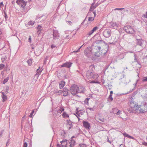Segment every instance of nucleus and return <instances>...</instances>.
<instances>
[{
	"instance_id": "obj_1",
	"label": "nucleus",
	"mask_w": 147,
	"mask_h": 147,
	"mask_svg": "<svg viewBox=\"0 0 147 147\" xmlns=\"http://www.w3.org/2000/svg\"><path fill=\"white\" fill-rule=\"evenodd\" d=\"M144 101L139 106V111L140 113H144L147 111V93L142 95Z\"/></svg>"
},
{
	"instance_id": "obj_2",
	"label": "nucleus",
	"mask_w": 147,
	"mask_h": 147,
	"mask_svg": "<svg viewBox=\"0 0 147 147\" xmlns=\"http://www.w3.org/2000/svg\"><path fill=\"white\" fill-rule=\"evenodd\" d=\"M70 91L71 94L74 96L81 92L79 90L78 87L76 84H73L71 86Z\"/></svg>"
},
{
	"instance_id": "obj_3",
	"label": "nucleus",
	"mask_w": 147,
	"mask_h": 147,
	"mask_svg": "<svg viewBox=\"0 0 147 147\" xmlns=\"http://www.w3.org/2000/svg\"><path fill=\"white\" fill-rule=\"evenodd\" d=\"M124 30L127 33L130 34L132 36L135 34V30L131 26L129 25H127L123 28Z\"/></svg>"
},
{
	"instance_id": "obj_4",
	"label": "nucleus",
	"mask_w": 147,
	"mask_h": 147,
	"mask_svg": "<svg viewBox=\"0 0 147 147\" xmlns=\"http://www.w3.org/2000/svg\"><path fill=\"white\" fill-rule=\"evenodd\" d=\"M102 43H104L106 47L107 48V50H105V51L103 53V54H105L107 52L108 49L109 48V45L107 43H106L105 41L103 40H96L94 42L93 44L94 45H95L96 44H100Z\"/></svg>"
},
{
	"instance_id": "obj_5",
	"label": "nucleus",
	"mask_w": 147,
	"mask_h": 147,
	"mask_svg": "<svg viewBox=\"0 0 147 147\" xmlns=\"http://www.w3.org/2000/svg\"><path fill=\"white\" fill-rule=\"evenodd\" d=\"M92 48L88 47L85 49L84 51V53L88 57H90L92 55L93 52H92Z\"/></svg>"
},
{
	"instance_id": "obj_6",
	"label": "nucleus",
	"mask_w": 147,
	"mask_h": 147,
	"mask_svg": "<svg viewBox=\"0 0 147 147\" xmlns=\"http://www.w3.org/2000/svg\"><path fill=\"white\" fill-rule=\"evenodd\" d=\"M103 36L106 38H109L111 35V32L110 29H106L103 32Z\"/></svg>"
},
{
	"instance_id": "obj_7",
	"label": "nucleus",
	"mask_w": 147,
	"mask_h": 147,
	"mask_svg": "<svg viewBox=\"0 0 147 147\" xmlns=\"http://www.w3.org/2000/svg\"><path fill=\"white\" fill-rule=\"evenodd\" d=\"M139 106L135 105L133 107L129 108L128 111L130 113H136L138 110H139Z\"/></svg>"
},
{
	"instance_id": "obj_8",
	"label": "nucleus",
	"mask_w": 147,
	"mask_h": 147,
	"mask_svg": "<svg viewBox=\"0 0 147 147\" xmlns=\"http://www.w3.org/2000/svg\"><path fill=\"white\" fill-rule=\"evenodd\" d=\"M69 141L66 140H63L60 142L61 145L58 144H57V147H67V144L68 142Z\"/></svg>"
},
{
	"instance_id": "obj_9",
	"label": "nucleus",
	"mask_w": 147,
	"mask_h": 147,
	"mask_svg": "<svg viewBox=\"0 0 147 147\" xmlns=\"http://www.w3.org/2000/svg\"><path fill=\"white\" fill-rule=\"evenodd\" d=\"M16 3L19 6L23 8H24L26 5V2H25L23 0H17L16 1Z\"/></svg>"
},
{
	"instance_id": "obj_10",
	"label": "nucleus",
	"mask_w": 147,
	"mask_h": 147,
	"mask_svg": "<svg viewBox=\"0 0 147 147\" xmlns=\"http://www.w3.org/2000/svg\"><path fill=\"white\" fill-rule=\"evenodd\" d=\"M53 38L55 40L59 38V35L57 30H53Z\"/></svg>"
},
{
	"instance_id": "obj_11",
	"label": "nucleus",
	"mask_w": 147,
	"mask_h": 147,
	"mask_svg": "<svg viewBox=\"0 0 147 147\" xmlns=\"http://www.w3.org/2000/svg\"><path fill=\"white\" fill-rule=\"evenodd\" d=\"M93 72L90 70L87 71L86 72V77L88 79H90L92 78L93 75Z\"/></svg>"
},
{
	"instance_id": "obj_12",
	"label": "nucleus",
	"mask_w": 147,
	"mask_h": 147,
	"mask_svg": "<svg viewBox=\"0 0 147 147\" xmlns=\"http://www.w3.org/2000/svg\"><path fill=\"white\" fill-rule=\"evenodd\" d=\"M91 48L93 50V52H94V51H95L94 50H96V51H102L100 47L99 46H96L95 45H94L93 44Z\"/></svg>"
},
{
	"instance_id": "obj_13",
	"label": "nucleus",
	"mask_w": 147,
	"mask_h": 147,
	"mask_svg": "<svg viewBox=\"0 0 147 147\" xmlns=\"http://www.w3.org/2000/svg\"><path fill=\"white\" fill-rule=\"evenodd\" d=\"M67 127L69 129L72 128L73 127L72 124V122L69 120H67Z\"/></svg>"
},
{
	"instance_id": "obj_14",
	"label": "nucleus",
	"mask_w": 147,
	"mask_h": 147,
	"mask_svg": "<svg viewBox=\"0 0 147 147\" xmlns=\"http://www.w3.org/2000/svg\"><path fill=\"white\" fill-rule=\"evenodd\" d=\"M69 90L67 88L65 87L63 88L62 91L63 96H66L68 95L69 94Z\"/></svg>"
},
{
	"instance_id": "obj_15",
	"label": "nucleus",
	"mask_w": 147,
	"mask_h": 147,
	"mask_svg": "<svg viewBox=\"0 0 147 147\" xmlns=\"http://www.w3.org/2000/svg\"><path fill=\"white\" fill-rule=\"evenodd\" d=\"M98 28H99L98 26L95 27L91 31H90L87 34V36H89L91 35L95 31H96Z\"/></svg>"
},
{
	"instance_id": "obj_16",
	"label": "nucleus",
	"mask_w": 147,
	"mask_h": 147,
	"mask_svg": "<svg viewBox=\"0 0 147 147\" xmlns=\"http://www.w3.org/2000/svg\"><path fill=\"white\" fill-rule=\"evenodd\" d=\"M72 63L70 62H66L64 63L63 64L61 65L62 67H66L69 68L71 66Z\"/></svg>"
},
{
	"instance_id": "obj_17",
	"label": "nucleus",
	"mask_w": 147,
	"mask_h": 147,
	"mask_svg": "<svg viewBox=\"0 0 147 147\" xmlns=\"http://www.w3.org/2000/svg\"><path fill=\"white\" fill-rule=\"evenodd\" d=\"M84 126L86 129H89L90 126V123L87 121H84L83 122Z\"/></svg>"
},
{
	"instance_id": "obj_18",
	"label": "nucleus",
	"mask_w": 147,
	"mask_h": 147,
	"mask_svg": "<svg viewBox=\"0 0 147 147\" xmlns=\"http://www.w3.org/2000/svg\"><path fill=\"white\" fill-rule=\"evenodd\" d=\"M95 2L94 1V2L92 3L90 7L89 11H92L93 10L95 9V8L96 7L98 6V5L97 3L95 5H94V4Z\"/></svg>"
},
{
	"instance_id": "obj_19",
	"label": "nucleus",
	"mask_w": 147,
	"mask_h": 147,
	"mask_svg": "<svg viewBox=\"0 0 147 147\" xmlns=\"http://www.w3.org/2000/svg\"><path fill=\"white\" fill-rule=\"evenodd\" d=\"M136 44L137 45L140 46H142L143 44V41L142 39H136Z\"/></svg>"
},
{
	"instance_id": "obj_20",
	"label": "nucleus",
	"mask_w": 147,
	"mask_h": 147,
	"mask_svg": "<svg viewBox=\"0 0 147 147\" xmlns=\"http://www.w3.org/2000/svg\"><path fill=\"white\" fill-rule=\"evenodd\" d=\"M1 97L2 98V101L3 102H4L7 100V96L3 92H1Z\"/></svg>"
},
{
	"instance_id": "obj_21",
	"label": "nucleus",
	"mask_w": 147,
	"mask_h": 147,
	"mask_svg": "<svg viewBox=\"0 0 147 147\" xmlns=\"http://www.w3.org/2000/svg\"><path fill=\"white\" fill-rule=\"evenodd\" d=\"M133 98L131 99V100H129V104L130 108L133 107L136 104L134 102V101L132 99Z\"/></svg>"
},
{
	"instance_id": "obj_22",
	"label": "nucleus",
	"mask_w": 147,
	"mask_h": 147,
	"mask_svg": "<svg viewBox=\"0 0 147 147\" xmlns=\"http://www.w3.org/2000/svg\"><path fill=\"white\" fill-rule=\"evenodd\" d=\"M93 13L94 14V17H90L88 18V20L89 21H92L94 20V18L96 16V12L95 11H94L92 13Z\"/></svg>"
},
{
	"instance_id": "obj_23",
	"label": "nucleus",
	"mask_w": 147,
	"mask_h": 147,
	"mask_svg": "<svg viewBox=\"0 0 147 147\" xmlns=\"http://www.w3.org/2000/svg\"><path fill=\"white\" fill-rule=\"evenodd\" d=\"M76 142L75 140L73 139H71L69 143L70 144L69 146L71 147H73L75 145Z\"/></svg>"
},
{
	"instance_id": "obj_24",
	"label": "nucleus",
	"mask_w": 147,
	"mask_h": 147,
	"mask_svg": "<svg viewBox=\"0 0 147 147\" xmlns=\"http://www.w3.org/2000/svg\"><path fill=\"white\" fill-rule=\"evenodd\" d=\"M65 83L63 81H62L60 82L59 84V87L60 89L63 88L65 85Z\"/></svg>"
},
{
	"instance_id": "obj_25",
	"label": "nucleus",
	"mask_w": 147,
	"mask_h": 147,
	"mask_svg": "<svg viewBox=\"0 0 147 147\" xmlns=\"http://www.w3.org/2000/svg\"><path fill=\"white\" fill-rule=\"evenodd\" d=\"M95 53L92 54L93 57H98L100 56V53L99 51H94Z\"/></svg>"
},
{
	"instance_id": "obj_26",
	"label": "nucleus",
	"mask_w": 147,
	"mask_h": 147,
	"mask_svg": "<svg viewBox=\"0 0 147 147\" xmlns=\"http://www.w3.org/2000/svg\"><path fill=\"white\" fill-rule=\"evenodd\" d=\"M111 28H115L117 27V25L115 22H112L111 23Z\"/></svg>"
},
{
	"instance_id": "obj_27",
	"label": "nucleus",
	"mask_w": 147,
	"mask_h": 147,
	"mask_svg": "<svg viewBox=\"0 0 147 147\" xmlns=\"http://www.w3.org/2000/svg\"><path fill=\"white\" fill-rule=\"evenodd\" d=\"M98 76H99L98 74L96 73H93V75L92 76V78L93 79H96L98 78Z\"/></svg>"
},
{
	"instance_id": "obj_28",
	"label": "nucleus",
	"mask_w": 147,
	"mask_h": 147,
	"mask_svg": "<svg viewBox=\"0 0 147 147\" xmlns=\"http://www.w3.org/2000/svg\"><path fill=\"white\" fill-rule=\"evenodd\" d=\"M89 70L93 72L95 69L94 66L93 64H92L91 65L89 66Z\"/></svg>"
},
{
	"instance_id": "obj_29",
	"label": "nucleus",
	"mask_w": 147,
	"mask_h": 147,
	"mask_svg": "<svg viewBox=\"0 0 147 147\" xmlns=\"http://www.w3.org/2000/svg\"><path fill=\"white\" fill-rule=\"evenodd\" d=\"M62 115L63 117L65 118H68L69 117V115L68 114H67L66 112H63L62 114Z\"/></svg>"
},
{
	"instance_id": "obj_30",
	"label": "nucleus",
	"mask_w": 147,
	"mask_h": 147,
	"mask_svg": "<svg viewBox=\"0 0 147 147\" xmlns=\"http://www.w3.org/2000/svg\"><path fill=\"white\" fill-rule=\"evenodd\" d=\"M1 59L2 61L3 62H4L5 60H6L7 59V57L6 56L4 55V56H3Z\"/></svg>"
},
{
	"instance_id": "obj_31",
	"label": "nucleus",
	"mask_w": 147,
	"mask_h": 147,
	"mask_svg": "<svg viewBox=\"0 0 147 147\" xmlns=\"http://www.w3.org/2000/svg\"><path fill=\"white\" fill-rule=\"evenodd\" d=\"M125 56V55L122 54H120V55H119L118 58L119 59H121L123 58Z\"/></svg>"
},
{
	"instance_id": "obj_32",
	"label": "nucleus",
	"mask_w": 147,
	"mask_h": 147,
	"mask_svg": "<svg viewBox=\"0 0 147 147\" xmlns=\"http://www.w3.org/2000/svg\"><path fill=\"white\" fill-rule=\"evenodd\" d=\"M64 111V109L63 108L60 107L57 111V113H61Z\"/></svg>"
},
{
	"instance_id": "obj_33",
	"label": "nucleus",
	"mask_w": 147,
	"mask_h": 147,
	"mask_svg": "<svg viewBox=\"0 0 147 147\" xmlns=\"http://www.w3.org/2000/svg\"><path fill=\"white\" fill-rule=\"evenodd\" d=\"M27 62L28 63V64L30 66L32 63V59H29L27 61Z\"/></svg>"
},
{
	"instance_id": "obj_34",
	"label": "nucleus",
	"mask_w": 147,
	"mask_h": 147,
	"mask_svg": "<svg viewBox=\"0 0 147 147\" xmlns=\"http://www.w3.org/2000/svg\"><path fill=\"white\" fill-rule=\"evenodd\" d=\"M9 79L8 77H7L5 79H4L3 81V83L4 84L7 82Z\"/></svg>"
},
{
	"instance_id": "obj_35",
	"label": "nucleus",
	"mask_w": 147,
	"mask_h": 147,
	"mask_svg": "<svg viewBox=\"0 0 147 147\" xmlns=\"http://www.w3.org/2000/svg\"><path fill=\"white\" fill-rule=\"evenodd\" d=\"M40 67H39L38 69H37L36 70V73L35 75V76H37V77H38V76L40 75L41 74L40 72H39L38 71L39 69H40Z\"/></svg>"
},
{
	"instance_id": "obj_36",
	"label": "nucleus",
	"mask_w": 147,
	"mask_h": 147,
	"mask_svg": "<svg viewBox=\"0 0 147 147\" xmlns=\"http://www.w3.org/2000/svg\"><path fill=\"white\" fill-rule=\"evenodd\" d=\"M89 98H87L84 100V102L85 104L88 105V100L90 99Z\"/></svg>"
},
{
	"instance_id": "obj_37",
	"label": "nucleus",
	"mask_w": 147,
	"mask_h": 147,
	"mask_svg": "<svg viewBox=\"0 0 147 147\" xmlns=\"http://www.w3.org/2000/svg\"><path fill=\"white\" fill-rule=\"evenodd\" d=\"M42 16H43V15H38L36 16V20H37L38 19H40L41 18Z\"/></svg>"
},
{
	"instance_id": "obj_38",
	"label": "nucleus",
	"mask_w": 147,
	"mask_h": 147,
	"mask_svg": "<svg viewBox=\"0 0 147 147\" xmlns=\"http://www.w3.org/2000/svg\"><path fill=\"white\" fill-rule=\"evenodd\" d=\"M113 99L112 97V95H110L108 98V100L109 101H111Z\"/></svg>"
},
{
	"instance_id": "obj_39",
	"label": "nucleus",
	"mask_w": 147,
	"mask_h": 147,
	"mask_svg": "<svg viewBox=\"0 0 147 147\" xmlns=\"http://www.w3.org/2000/svg\"><path fill=\"white\" fill-rule=\"evenodd\" d=\"M34 23V21H30L28 23V25H33Z\"/></svg>"
},
{
	"instance_id": "obj_40",
	"label": "nucleus",
	"mask_w": 147,
	"mask_h": 147,
	"mask_svg": "<svg viewBox=\"0 0 147 147\" xmlns=\"http://www.w3.org/2000/svg\"><path fill=\"white\" fill-rule=\"evenodd\" d=\"M134 61L135 62H137L138 61L136 55L134 53Z\"/></svg>"
},
{
	"instance_id": "obj_41",
	"label": "nucleus",
	"mask_w": 147,
	"mask_h": 147,
	"mask_svg": "<svg viewBox=\"0 0 147 147\" xmlns=\"http://www.w3.org/2000/svg\"><path fill=\"white\" fill-rule=\"evenodd\" d=\"M122 80L123 79V83L124 84H127V83H128L130 81V80H129V81H128V82H126V80H125V78H123V79H121Z\"/></svg>"
},
{
	"instance_id": "obj_42",
	"label": "nucleus",
	"mask_w": 147,
	"mask_h": 147,
	"mask_svg": "<svg viewBox=\"0 0 147 147\" xmlns=\"http://www.w3.org/2000/svg\"><path fill=\"white\" fill-rule=\"evenodd\" d=\"M76 115L77 116V117L78 118V117H79L80 116V115L79 113V111H77L76 113Z\"/></svg>"
},
{
	"instance_id": "obj_43",
	"label": "nucleus",
	"mask_w": 147,
	"mask_h": 147,
	"mask_svg": "<svg viewBox=\"0 0 147 147\" xmlns=\"http://www.w3.org/2000/svg\"><path fill=\"white\" fill-rule=\"evenodd\" d=\"M34 110H33L32 111L31 113L29 115V117H32V116L33 114L34 113Z\"/></svg>"
},
{
	"instance_id": "obj_44",
	"label": "nucleus",
	"mask_w": 147,
	"mask_h": 147,
	"mask_svg": "<svg viewBox=\"0 0 147 147\" xmlns=\"http://www.w3.org/2000/svg\"><path fill=\"white\" fill-rule=\"evenodd\" d=\"M113 113L114 114H115L116 113V112L117 111V109L116 108H113Z\"/></svg>"
},
{
	"instance_id": "obj_45",
	"label": "nucleus",
	"mask_w": 147,
	"mask_h": 147,
	"mask_svg": "<svg viewBox=\"0 0 147 147\" xmlns=\"http://www.w3.org/2000/svg\"><path fill=\"white\" fill-rule=\"evenodd\" d=\"M79 145H80V147H86V145L85 144H80Z\"/></svg>"
},
{
	"instance_id": "obj_46",
	"label": "nucleus",
	"mask_w": 147,
	"mask_h": 147,
	"mask_svg": "<svg viewBox=\"0 0 147 147\" xmlns=\"http://www.w3.org/2000/svg\"><path fill=\"white\" fill-rule=\"evenodd\" d=\"M123 135L125 137H127L129 138V135L128 134H127L126 133H124L123 134Z\"/></svg>"
},
{
	"instance_id": "obj_47",
	"label": "nucleus",
	"mask_w": 147,
	"mask_h": 147,
	"mask_svg": "<svg viewBox=\"0 0 147 147\" xmlns=\"http://www.w3.org/2000/svg\"><path fill=\"white\" fill-rule=\"evenodd\" d=\"M84 44H83L82 46L80 47L78 49L77 51H73L74 52L76 53L79 51L80 49L82 48V47L84 45Z\"/></svg>"
},
{
	"instance_id": "obj_48",
	"label": "nucleus",
	"mask_w": 147,
	"mask_h": 147,
	"mask_svg": "<svg viewBox=\"0 0 147 147\" xmlns=\"http://www.w3.org/2000/svg\"><path fill=\"white\" fill-rule=\"evenodd\" d=\"M5 65L3 64H1L0 65V70L4 67Z\"/></svg>"
},
{
	"instance_id": "obj_49",
	"label": "nucleus",
	"mask_w": 147,
	"mask_h": 147,
	"mask_svg": "<svg viewBox=\"0 0 147 147\" xmlns=\"http://www.w3.org/2000/svg\"><path fill=\"white\" fill-rule=\"evenodd\" d=\"M142 81L144 82L147 81V76L144 77L143 78Z\"/></svg>"
},
{
	"instance_id": "obj_50",
	"label": "nucleus",
	"mask_w": 147,
	"mask_h": 147,
	"mask_svg": "<svg viewBox=\"0 0 147 147\" xmlns=\"http://www.w3.org/2000/svg\"><path fill=\"white\" fill-rule=\"evenodd\" d=\"M42 28V26H41L39 25L37 27V29L39 31Z\"/></svg>"
},
{
	"instance_id": "obj_51",
	"label": "nucleus",
	"mask_w": 147,
	"mask_h": 147,
	"mask_svg": "<svg viewBox=\"0 0 147 147\" xmlns=\"http://www.w3.org/2000/svg\"><path fill=\"white\" fill-rule=\"evenodd\" d=\"M4 14H5V15H4V17L5 18L6 20H7L8 18L7 15L5 12H4Z\"/></svg>"
},
{
	"instance_id": "obj_52",
	"label": "nucleus",
	"mask_w": 147,
	"mask_h": 147,
	"mask_svg": "<svg viewBox=\"0 0 147 147\" xmlns=\"http://www.w3.org/2000/svg\"><path fill=\"white\" fill-rule=\"evenodd\" d=\"M9 89V88L8 86H7L6 87V92L7 93L8 92V90Z\"/></svg>"
},
{
	"instance_id": "obj_53",
	"label": "nucleus",
	"mask_w": 147,
	"mask_h": 147,
	"mask_svg": "<svg viewBox=\"0 0 147 147\" xmlns=\"http://www.w3.org/2000/svg\"><path fill=\"white\" fill-rule=\"evenodd\" d=\"M27 144L26 142H24L23 144V147H27Z\"/></svg>"
},
{
	"instance_id": "obj_54",
	"label": "nucleus",
	"mask_w": 147,
	"mask_h": 147,
	"mask_svg": "<svg viewBox=\"0 0 147 147\" xmlns=\"http://www.w3.org/2000/svg\"><path fill=\"white\" fill-rule=\"evenodd\" d=\"M107 142L109 143L110 144H111V142L109 140V138L108 137H107Z\"/></svg>"
},
{
	"instance_id": "obj_55",
	"label": "nucleus",
	"mask_w": 147,
	"mask_h": 147,
	"mask_svg": "<svg viewBox=\"0 0 147 147\" xmlns=\"http://www.w3.org/2000/svg\"><path fill=\"white\" fill-rule=\"evenodd\" d=\"M28 42H31V39L30 36H29V38H28Z\"/></svg>"
},
{
	"instance_id": "obj_56",
	"label": "nucleus",
	"mask_w": 147,
	"mask_h": 147,
	"mask_svg": "<svg viewBox=\"0 0 147 147\" xmlns=\"http://www.w3.org/2000/svg\"><path fill=\"white\" fill-rule=\"evenodd\" d=\"M143 16L145 18H147V12L146 13L143 15Z\"/></svg>"
},
{
	"instance_id": "obj_57",
	"label": "nucleus",
	"mask_w": 147,
	"mask_h": 147,
	"mask_svg": "<svg viewBox=\"0 0 147 147\" xmlns=\"http://www.w3.org/2000/svg\"><path fill=\"white\" fill-rule=\"evenodd\" d=\"M51 48L52 49H53L56 47V46L54 45H51Z\"/></svg>"
},
{
	"instance_id": "obj_58",
	"label": "nucleus",
	"mask_w": 147,
	"mask_h": 147,
	"mask_svg": "<svg viewBox=\"0 0 147 147\" xmlns=\"http://www.w3.org/2000/svg\"><path fill=\"white\" fill-rule=\"evenodd\" d=\"M121 111L120 110H119L116 113V114L117 115H119L121 113Z\"/></svg>"
},
{
	"instance_id": "obj_59",
	"label": "nucleus",
	"mask_w": 147,
	"mask_h": 147,
	"mask_svg": "<svg viewBox=\"0 0 147 147\" xmlns=\"http://www.w3.org/2000/svg\"><path fill=\"white\" fill-rule=\"evenodd\" d=\"M129 92H126L125 93H121L119 94V95H124L126 94H128Z\"/></svg>"
},
{
	"instance_id": "obj_60",
	"label": "nucleus",
	"mask_w": 147,
	"mask_h": 147,
	"mask_svg": "<svg viewBox=\"0 0 147 147\" xmlns=\"http://www.w3.org/2000/svg\"><path fill=\"white\" fill-rule=\"evenodd\" d=\"M67 23L69 25H71L72 24V22L70 21H68L67 22Z\"/></svg>"
},
{
	"instance_id": "obj_61",
	"label": "nucleus",
	"mask_w": 147,
	"mask_h": 147,
	"mask_svg": "<svg viewBox=\"0 0 147 147\" xmlns=\"http://www.w3.org/2000/svg\"><path fill=\"white\" fill-rule=\"evenodd\" d=\"M124 9V8H116L115 9V10H122L123 9Z\"/></svg>"
},
{
	"instance_id": "obj_62",
	"label": "nucleus",
	"mask_w": 147,
	"mask_h": 147,
	"mask_svg": "<svg viewBox=\"0 0 147 147\" xmlns=\"http://www.w3.org/2000/svg\"><path fill=\"white\" fill-rule=\"evenodd\" d=\"M88 109H89L91 111H93L94 109L93 108H88Z\"/></svg>"
},
{
	"instance_id": "obj_63",
	"label": "nucleus",
	"mask_w": 147,
	"mask_h": 147,
	"mask_svg": "<svg viewBox=\"0 0 147 147\" xmlns=\"http://www.w3.org/2000/svg\"><path fill=\"white\" fill-rule=\"evenodd\" d=\"M143 144L145 146H147V142H144Z\"/></svg>"
},
{
	"instance_id": "obj_64",
	"label": "nucleus",
	"mask_w": 147,
	"mask_h": 147,
	"mask_svg": "<svg viewBox=\"0 0 147 147\" xmlns=\"http://www.w3.org/2000/svg\"><path fill=\"white\" fill-rule=\"evenodd\" d=\"M129 138H131V139H134V138L133 137H132L131 136H130L129 135Z\"/></svg>"
}]
</instances>
